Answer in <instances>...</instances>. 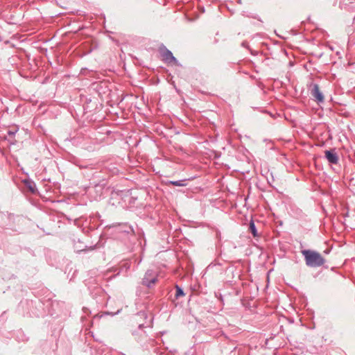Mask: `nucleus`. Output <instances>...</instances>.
<instances>
[{
  "mask_svg": "<svg viewBox=\"0 0 355 355\" xmlns=\"http://www.w3.org/2000/svg\"><path fill=\"white\" fill-rule=\"evenodd\" d=\"M302 254L304 257L306 265L311 268H318L322 266L325 259L318 252L311 250H304Z\"/></svg>",
  "mask_w": 355,
  "mask_h": 355,
  "instance_id": "nucleus-1",
  "label": "nucleus"
},
{
  "mask_svg": "<svg viewBox=\"0 0 355 355\" xmlns=\"http://www.w3.org/2000/svg\"><path fill=\"white\" fill-rule=\"evenodd\" d=\"M157 281V277L153 270H148L142 279V284L151 288L152 286Z\"/></svg>",
  "mask_w": 355,
  "mask_h": 355,
  "instance_id": "nucleus-2",
  "label": "nucleus"
},
{
  "mask_svg": "<svg viewBox=\"0 0 355 355\" xmlns=\"http://www.w3.org/2000/svg\"><path fill=\"white\" fill-rule=\"evenodd\" d=\"M311 96L318 102L322 103L324 101V96L320 92L318 84L313 83L310 86Z\"/></svg>",
  "mask_w": 355,
  "mask_h": 355,
  "instance_id": "nucleus-3",
  "label": "nucleus"
},
{
  "mask_svg": "<svg viewBox=\"0 0 355 355\" xmlns=\"http://www.w3.org/2000/svg\"><path fill=\"white\" fill-rule=\"evenodd\" d=\"M325 158L327 161L332 164H337L338 162V156L335 150V149L330 150H325Z\"/></svg>",
  "mask_w": 355,
  "mask_h": 355,
  "instance_id": "nucleus-4",
  "label": "nucleus"
},
{
  "mask_svg": "<svg viewBox=\"0 0 355 355\" xmlns=\"http://www.w3.org/2000/svg\"><path fill=\"white\" fill-rule=\"evenodd\" d=\"M162 56L163 60L166 62H174L175 64H178L177 59L173 56L172 52L167 49H165L164 51L162 53Z\"/></svg>",
  "mask_w": 355,
  "mask_h": 355,
  "instance_id": "nucleus-5",
  "label": "nucleus"
},
{
  "mask_svg": "<svg viewBox=\"0 0 355 355\" xmlns=\"http://www.w3.org/2000/svg\"><path fill=\"white\" fill-rule=\"evenodd\" d=\"M249 230L254 237L258 236L257 228L253 220H251L250 223Z\"/></svg>",
  "mask_w": 355,
  "mask_h": 355,
  "instance_id": "nucleus-6",
  "label": "nucleus"
},
{
  "mask_svg": "<svg viewBox=\"0 0 355 355\" xmlns=\"http://www.w3.org/2000/svg\"><path fill=\"white\" fill-rule=\"evenodd\" d=\"M26 185L28 189L32 192L35 193L36 191V186L33 182H26Z\"/></svg>",
  "mask_w": 355,
  "mask_h": 355,
  "instance_id": "nucleus-7",
  "label": "nucleus"
},
{
  "mask_svg": "<svg viewBox=\"0 0 355 355\" xmlns=\"http://www.w3.org/2000/svg\"><path fill=\"white\" fill-rule=\"evenodd\" d=\"M184 180L169 181V184L176 187H184L186 184L184 183Z\"/></svg>",
  "mask_w": 355,
  "mask_h": 355,
  "instance_id": "nucleus-8",
  "label": "nucleus"
},
{
  "mask_svg": "<svg viewBox=\"0 0 355 355\" xmlns=\"http://www.w3.org/2000/svg\"><path fill=\"white\" fill-rule=\"evenodd\" d=\"M175 288H176V293H175L176 298H178L181 296H184L185 295L183 290L179 286L176 285Z\"/></svg>",
  "mask_w": 355,
  "mask_h": 355,
  "instance_id": "nucleus-9",
  "label": "nucleus"
},
{
  "mask_svg": "<svg viewBox=\"0 0 355 355\" xmlns=\"http://www.w3.org/2000/svg\"><path fill=\"white\" fill-rule=\"evenodd\" d=\"M17 129H14V130H9L8 131V136H10V137H13L15 135V134L17 133Z\"/></svg>",
  "mask_w": 355,
  "mask_h": 355,
  "instance_id": "nucleus-10",
  "label": "nucleus"
},
{
  "mask_svg": "<svg viewBox=\"0 0 355 355\" xmlns=\"http://www.w3.org/2000/svg\"><path fill=\"white\" fill-rule=\"evenodd\" d=\"M146 315V313L144 312H141L139 313V315H141V316H144Z\"/></svg>",
  "mask_w": 355,
  "mask_h": 355,
  "instance_id": "nucleus-11",
  "label": "nucleus"
},
{
  "mask_svg": "<svg viewBox=\"0 0 355 355\" xmlns=\"http://www.w3.org/2000/svg\"><path fill=\"white\" fill-rule=\"evenodd\" d=\"M142 327H143V324H140L139 325V329H140V328H141Z\"/></svg>",
  "mask_w": 355,
  "mask_h": 355,
  "instance_id": "nucleus-12",
  "label": "nucleus"
},
{
  "mask_svg": "<svg viewBox=\"0 0 355 355\" xmlns=\"http://www.w3.org/2000/svg\"><path fill=\"white\" fill-rule=\"evenodd\" d=\"M3 216V214L1 212H0V218H2Z\"/></svg>",
  "mask_w": 355,
  "mask_h": 355,
  "instance_id": "nucleus-13",
  "label": "nucleus"
}]
</instances>
